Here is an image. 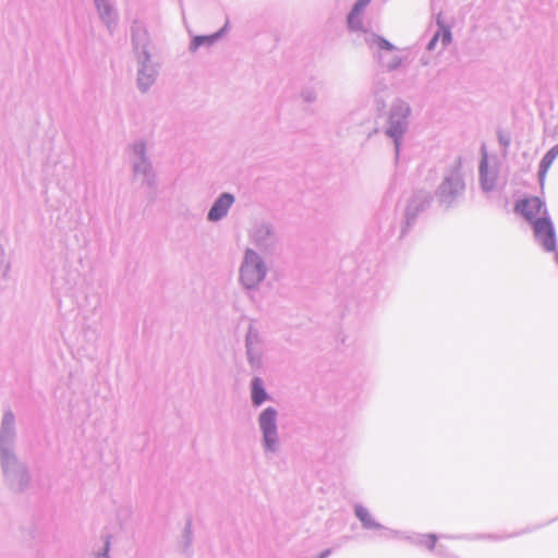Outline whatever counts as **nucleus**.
<instances>
[{
    "instance_id": "5",
    "label": "nucleus",
    "mask_w": 558,
    "mask_h": 558,
    "mask_svg": "<svg viewBox=\"0 0 558 558\" xmlns=\"http://www.w3.org/2000/svg\"><path fill=\"white\" fill-rule=\"evenodd\" d=\"M232 203H233V196L232 195H230L228 193L222 194L216 201V203L214 204V206L209 210L208 219L211 220V221H217L220 218H222L227 214V211L230 208V206L232 205Z\"/></svg>"
},
{
    "instance_id": "8",
    "label": "nucleus",
    "mask_w": 558,
    "mask_h": 558,
    "mask_svg": "<svg viewBox=\"0 0 558 558\" xmlns=\"http://www.w3.org/2000/svg\"><path fill=\"white\" fill-rule=\"evenodd\" d=\"M252 400L255 405H260L267 400V393L263 388L262 380L259 378H254L252 383Z\"/></svg>"
},
{
    "instance_id": "17",
    "label": "nucleus",
    "mask_w": 558,
    "mask_h": 558,
    "mask_svg": "<svg viewBox=\"0 0 558 558\" xmlns=\"http://www.w3.org/2000/svg\"><path fill=\"white\" fill-rule=\"evenodd\" d=\"M409 113V108H404V112H403V116L405 117L407 114Z\"/></svg>"
},
{
    "instance_id": "2",
    "label": "nucleus",
    "mask_w": 558,
    "mask_h": 558,
    "mask_svg": "<svg viewBox=\"0 0 558 558\" xmlns=\"http://www.w3.org/2000/svg\"><path fill=\"white\" fill-rule=\"evenodd\" d=\"M533 232L536 241L548 252L556 250L555 229L548 218H538L533 221Z\"/></svg>"
},
{
    "instance_id": "4",
    "label": "nucleus",
    "mask_w": 558,
    "mask_h": 558,
    "mask_svg": "<svg viewBox=\"0 0 558 558\" xmlns=\"http://www.w3.org/2000/svg\"><path fill=\"white\" fill-rule=\"evenodd\" d=\"M277 412L272 408H267L259 416V425L264 434L265 445L268 449H274L277 442Z\"/></svg>"
},
{
    "instance_id": "15",
    "label": "nucleus",
    "mask_w": 558,
    "mask_h": 558,
    "mask_svg": "<svg viewBox=\"0 0 558 558\" xmlns=\"http://www.w3.org/2000/svg\"><path fill=\"white\" fill-rule=\"evenodd\" d=\"M355 19H356V17H354V19H353V24H352V25H350L351 27H355V23H357V24L360 23V20H355Z\"/></svg>"
},
{
    "instance_id": "10",
    "label": "nucleus",
    "mask_w": 558,
    "mask_h": 558,
    "mask_svg": "<svg viewBox=\"0 0 558 558\" xmlns=\"http://www.w3.org/2000/svg\"><path fill=\"white\" fill-rule=\"evenodd\" d=\"M216 36H197L193 39L191 48L196 50L201 45H210L215 40Z\"/></svg>"
},
{
    "instance_id": "14",
    "label": "nucleus",
    "mask_w": 558,
    "mask_h": 558,
    "mask_svg": "<svg viewBox=\"0 0 558 558\" xmlns=\"http://www.w3.org/2000/svg\"><path fill=\"white\" fill-rule=\"evenodd\" d=\"M399 64H400V59H399V58H397V57H395V58L391 60V62L387 63V68H388L389 70H393V69H396Z\"/></svg>"
},
{
    "instance_id": "7",
    "label": "nucleus",
    "mask_w": 558,
    "mask_h": 558,
    "mask_svg": "<svg viewBox=\"0 0 558 558\" xmlns=\"http://www.w3.org/2000/svg\"><path fill=\"white\" fill-rule=\"evenodd\" d=\"M558 157V144L547 151L539 165V179L543 181L547 171L551 167L555 159Z\"/></svg>"
},
{
    "instance_id": "13",
    "label": "nucleus",
    "mask_w": 558,
    "mask_h": 558,
    "mask_svg": "<svg viewBox=\"0 0 558 558\" xmlns=\"http://www.w3.org/2000/svg\"><path fill=\"white\" fill-rule=\"evenodd\" d=\"M436 542L437 537L433 534L426 535L422 538V544L428 549H433L436 545Z\"/></svg>"
},
{
    "instance_id": "3",
    "label": "nucleus",
    "mask_w": 558,
    "mask_h": 558,
    "mask_svg": "<svg viewBox=\"0 0 558 558\" xmlns=\"http://www.w3.org/2000/svg\"><path fill=\"white\" fill-rule=\"evenodd\" d=\"M514 211L523 216L532 225L538 218H544L543 216L546 214L544 203L536 196L520 199L514 206Z\"/></svg>"
},
{
    "instance_id": "11",
    "label": "nucleus",
    "mask_w": 558,
    "mask_h": 558,
    "mask_svg": "<svg viewBox=\"0 0 558 558\" xmlns=\"http://www.w3.org/2000/svg\"><path fill=\"white\" fill-rule=\"evenodd\" d=\"M366 3H367V1H360L354 5L352 12L350 13V15L348 17L349 25L353 24L354 17H359V15L362 13L363 9L365 8Z\"/></svg>"
},
{
    "instance_id": "16",
    "label": "nucleus",
    "mask_w": 558,
    "mask_h": 558,
    "mask_svg": "<svg viewBox=\"0 0 558 558\" xmlns=\"http://www.w3.org/2000/svg\"><path fill=\"white\" fill-rule=\"evenodd\" d=\"M355 19H356V17H354V19H353V24H352V25H350L351 27H355V23H357V24L360 23V20H355Z\"/></svg>"
},
{
    "instance_id": "9",
    "label": "nucleus",
    "mask_w": 558,
    "mask_h": 558,
    "mask_svg": "<svg viewBox=\"0 0 558 558\" xmlns=\"http://www.w3.org/2000/svg\"><path fill=\"white\" fill-rule=\"evenodd\" d=\"M372 44L379 50L391 51L395 49V47L388 40L379 36H374Z\"/></svg>"
},
{
    "instance_id": "12",
    "label": "nucleus",
    "mask_w": 558,
    "mask_h": 558,
    "mask_svg": "<svg viewBox=\"0 0 558 558\" xmlns=\"http://www.w3.org/2000/svg\"><path fill=\"white\" fill-rule=\"evenodd\" d=\"M486 172H487L486 165H482L481 166L482 185L485 190H489L493 187L494 182L493 181L489 182V180L486 178Z\"/></svg>"
},
{
    "instance_id": "1",
    "label": "nucleus",
    "mask_w": 558,
    "mask_h": 558,
    "mask_svg": "<svg viewBox=\"0 0 558 558\" xmlns=\"http://www.w3.org/2000/svg\"><path fill=\"white\" fill-rule=\"evenodd\" d=\"M266 274L259 256L252 250L245 253L244 263L240 269V280L244 287L252 289L257 287Z\"/></svg>"
},
{
    "instance_id": "6",
    "label": "nucleus",
    "mask_w": 558,
    "mask_h": 558,
    "mask_svg": "<svg viewBox=\"0 0 558 558\" xmlns=\"http://www.w3.org/2000/svg\"><path fill=\"white\" fill-rule=\"evenodd\" d=\"M438 25L440 26V29L434 35L432 40L428 44V49H434L437 45V43L440 40L442 46H447L451 43V32L448 27L444 26L439 19L437 20Z\"/></svg>"
}]
</instances>
